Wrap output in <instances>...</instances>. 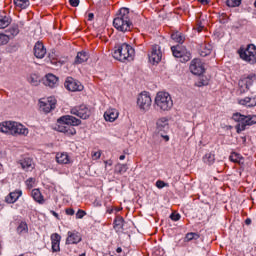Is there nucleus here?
Masks as SVG:
<instances>
[{
	"instance_id": "27",
	"label": "nucleus",
	"mask_w": 256,
	"mask_h": 256,
	"mask_svg": "<svg viewBox=\"0 0 256 256\" xmlns=\"http://www.w3.org/2000/svg\"><path fill=\"white\" fill-rule=\"evenodd\" d=\"M56 161L60 165H67L69 163V155L67 153H58L56 155Z\"/></svg>"
},
{
	"instance_id": "8",
	"label": "nucleus",
	"mask_w": 256,
	"mask_h": 256,
	"mask_svg": "<svg viewBox=\"0 0 256 256\" xmlns=\"http://www.w3.org/2000/svg\"><path fill=\"white\" fill-rule=\"evenodd\" d=\"M55 105H57V99L53 96L39 100V107L43 113H51L55 109Z\"/></svg>"
},
{
	"instance_id": "43",
	"label": "nucleus",
	"mask_w": 256,
	"mask_h": 256,
	"mask_svg": "<svg viewBox=\"0 0 256 256\" xmlns=\"http://www.w3.org/2000/svg\"><path fill=\"white\" fill-rule=\"evenodd\" d=\"M85 215H87V212L84 210H78L76 213V219H83Z\"/></svg>"
},
{
	"instance_id": "45",
	"label": "nucleus",
	"mask_w": 256,
	"mask_h": 256,
	"mask_svg": "<svg viewBox=\"0 0 256 256\" xmlns=\"http://www.w3.org/2000/svg\"><path fill=\"white\" fill-rule=\"evenodd\" d=\"M156 187H157L158 189H163V187H167V183H164L163 181L158 180V181L156 182Z\"/></svg>"
},
{
	"instance_id": "11",
	"label": "nucleus",
	"mask_w": 256,
	"mask_h": 256,
	"mask_svg": "<svg viewBox=\"0 0 256 256\" xmlns=\"http://www.w3.org/2000/svg\"><path fill=\"white\" fill-rule=\"evenodd\" d=\"M156 129L158 132V135L165 139V141H169V135H165L163 133H167L169 131V120L167 118H160L156 122Z\"/></svg>"
},
{
	"instance_id": "25",
	"label": "nucleus",
	"mask_w": 256,
	"mask_h": 256,
	"mask_svg": "<svg viewBox=\"0 0 256 256\" xmlns=\"http://www.w3.org/2000/svg\"><path fill=\"white\" fill-rule=\"evenodd\" d=\"M239 105H244L245 107H256V98L255 97H246L244 99L238 100Z\"/></svg>"
},
{
	"instance_id": "20",
	"label": "nucleus",
	"mask_w": 256,
	"mask_h": 256,
	"mask_svg": "<svg viewBox=\"0 0 256 256\" xmlns=\"http://www.w3.org/2000/svg\"><path fill=\"white\" fill-rule=\"evenodd\" d=\"M52 251L53 253H58L61 251V235L54 233L51 235Z\"/></svg>"
},
{
	"instance_id": "14",
	"label": "nucleus",
	"mask_w": 256,
	"mask_h": 256,
	"mask_svg": "<svg viewBox=\"0 0 256 256\" xmlns=\"http://www.w3.org/2000/svg\"><path fill=\"white\" fill-rule=\"evenodd\" d=\"M162 57L163 54H161V46L153 45L151 53L148 55L150 63H152V65H155L156 63H159L161 61Z\"/></svg>"
},
{
	"instance_id": "55",
	"label": "nucleus",
	"mask_w": 256,
	"mask_h": 256,
	"mask_svg": "<svg viewBox=\"0 0 256 256\" xmlns=\"http://www.w3.org/2000/svg\"><path fill=\"white\" fill-rule=\"evenodd\" d=\"M119 159H120V161L125 160V155H121V156L119 157Z\"/></svg>"
},
{
	"instance_id": "51",
	"label": "nucleus",
	"mask_w": 256,
	"mask_h": 256,
	"mask_svg": "<svg viewBox=\"0 0 256 256\" xmlns=\"http://www.w3.org/2000/svg\"><path fill=\"white\" fill-rule=\"evenodd\" d=\"M50 213H51L54 217H56V219H59V214H57V212L51 210Z\"/></svg>"
},
{
	"instance_id": "41",
	"label": "nucleus",
	"mask_w": 256,
	"mask_h": 256,
	"mask_svg": "<svg viewBox=\"0 0 256 256\" xmlns=\"http://www.w3.org/2000/svg\"><path fill=\"white\" fill-rule=\"evenodd\" d=\"M9 43V37L0 33V45H7Z\"/></svg>"
},
{
	"instance_id": "52",
	"label": "nucleus",
	"mask_w": 256,
	"mask_h": 256,
	"mask_svg": "<svg viewBox=\"0 0 256 256\" xmlns=\"http://www.w3.org/2000/svg\"><path fill=\"white\" fill-rule=\"evenodd\" d=\"M93 156L96 157V159H99L101 157V153L95 152Z\"/></svg>"
},
{
	"instance_id": "18",
	"label": "nucleus",
	"mask_w": 256,
	"mask_h": 256,
	"mask_svg": "<svg viewBox=\"0 0 256 256\" xmlns=\"http://www.w3.org/2000/svg\"><path fill=\"white\" fill-rule=\"evenodd\" d=\"M34 55L37 59H43L47 55V49L41 42H37L34 46Z\"/></svg>"
},
{
	"instance_id": "5",
	"label": "nucleus",
	"mask_w": 256,
	"mask_h": 256,
	"mask_svg": "<svg viewBox=\"0 0 256 256\" xmlns=\"http://www.w3.org/2000/svg\"><path fill=\"white\" fill-rule=\"evenodd\" d=\"M154 103L158 111H171L173 108V99L169 92H158Z\"/></svg>"
},
{
	"instance_id": "12",
	"label": "nucleus",
	"mask_w": 256,
	"mask_h": 256,
	"mask_svg": "<svg viewBox=\"0 0 256 256\" xmlns=\"http://www.w3.org/2000/svg\"><path fill=\"white\" fill-rule=\"evenodd\" d=\"M70 113L80 119H89L91 117V110L86 105L76 106L70 110Z\"/></svg>"
},
{
	"instance_id": "59",
	"label": "nucleus",
	"mask_w": 256,
	"mask_h": 256,
	"mask_svg": "<svg viewBox=\"0 0 256 256\" xmlns=\"http://www.w3.org/2000/svg\"><path fill=\"white\" fill-rule=\"evenodd\" d=\"M198 31H201V28H198Z\"/></svg>"
},
{
	"instance_id": "6",
	"label": "nucleus",
	"mask_w": 256,
	"mask_h": 256,
	"mask_svg": "<svg viewBox=\"0 0 256 256\" xmlns=\"http://www.w3.org/2000/svg\"><path fill=\"white\" fill-rule=\"evenodd\" d=\"M240 57L243 61L250 63V65H255L256 63V46L254 44H249L245 50L239 51Z\"/></svg>"
},
{
	"instance_id": "4",
	"label": "nucleus",
	"mask_w": 256,
	"mask_h": 256,
	"mask_svg": "<svg viewBox=\"0 0 256 256\" xmlns=\"http://www.w3.org/2000/svg\"><path fill=\"white\" fill-rule=\"evenodd\" d=\"M113 57L122 63L125 61H133V57H135V49L131 47V45L123 43L116 47L113 52Z\"/></svg>"
},
{
	"instance_id": "46",
	"label": "nucleus",
	"mask_w": 256,
	"mask_h": 256,
	"mask_svg": "<svg viewBox=\"0 0 256 256\" xmlns=\"http://www.w3.org/2000/svg\"><path fill=\"white\" fill-rule=\"evenodd\" d=\"M72 7H79V0H69Z\"/></svg>"
},
{
	"instance_id": "24",
	"label": "nucleus",
	"mask_w": 256,
	"mask_h": 256,
	"mask_svg": "<svg viewBox=\"0 0 256 256\" xmlns=\"http://www.w3.org/2000/svg\"><path fill=\"white\" fill-rule=\"evenodd\" d=\"M20 165L24 171H32L35 169V163H33V159L31 158H25L21 160Z\"/></svg>"
},
{
	"instance_id": "35",
	"label": "nucleus",
	"mask_w": 256,
	"mask_h": 256,
	"mask_svg": "<svg viewBox=\"0 0 256 256\" xmlns=\"http://www.w3.org/2000/svg\"><path fill=\"white\" fill-rule=\"evenodd\" d=\"M29 231V228L27 226L26 222H21L18 227H17V233H19V235L27 233Z\"/></svg>"
},
{
	"instance_id": "58",
	"label": "nucleus",
	"mask_w": 256,
	"mask_h": 256,
	"mask_svg": "<svg viewBox=\"0 0 256 256\" xmlns=\"http://www.w3.org/2000/svg\"><path fill=\"white\" fill-rule=\"evenodd\" d=\"M79 256H85V253L80 254Z\"/></svg>"
},
{
	"instance_id": "21",
	"label": "nucleus",
	"mask_w": 256,
	"mask_h": 256,
	"mask_svg": "<svg viewBox=\"0 0 256 256\" xmlns=\"http://www.w3.org/2000/svg\"><path fill=\"white\" fill-rule=\"evenodd\" d=\"M8 37V42L13 39V37H17L19 35V24H13L8 30L5 31V34L1 33Z\"/></svg>"
},
{
	"instance_id": "15",
	"label": "nucleus",
	"mask_w": 256,
	"mask_h": 256,
	"mask_svg": "<svg viewBox=\"0 0 256 256\" xmlns=\"http://www.w3.org/2000/svg\"><path fill=\"white\" fill-rule=\"evenodd\" d=\"M256 124V115H245L244 122L239 123L236 126L237 133H241V131H245L247 129V126L251 127V125Z\"/></svg>"
},
{
	"instance_id": "34",
	"label": "nucleus",
	"mask_w": 256,
	"mask_h": 256,
	"mask_svg": "<svg viewBox=\"0 0 256 256\" xmlns=\"http://www.w3.org/2000/svg\"><path fill=\"white\" fill-rule=\"evenodd\" d=\"M129 168L126 166V164H117L115 166V173H119L120 175H123V173H127V170Z\"/></svg>"
},
{
	"instance_id": "26",
	"label": "nucleus",
	"mask_w": 256,
	"mask_h": 256,
	"mask_svg": "<svg viewBox=\"0 0 256 256\" xmlns=\"http://www.w3.org/2000/svg\"><path fill=\"white\" fill-rule=\"evenodd\" d=\"M31 195L36 203H39L40 205H43L45 203V199H43V194H41V191L39 189L32 190Z\"/></svg>"
},
{
	"instance_id": "57",
	"label": "nucleus",
	"mask_w": 256,
	"mask_h": 256,
	"mask_svg": "<svg viewBox=\"0 0 256 256\" xmlns=\"http://www.w3.org/2000/svg\"><path fill=\"white\" fill-rule=\"evenodd\" d=\"M19 25H21V27H23L24 23L23 22H19Z\"/></svg>"
},
{
	"instance_id": "39",
	"label": "nucleus",
	"mask_w": 256,
	"mask_h": 256,
	"mask_svg": "<svg viewBox=\"0 0 256 256\" xmlns=\"http://www.w3.org/2000/svg\"><path fill=\"white\" fill-rule=\"evenodd\" d=\"M226 5L227 7H239V5H241V0H227Z\"/></svg>"
},
{
	"instance_id": "56",
	"label": "nucleus",
	"mask_w": 256,
	"mask_h": 256,
	"mask_svg": "<svg viewBox=\"0 0 256 256\" xmlns=\"http://www.w3.org/2000/svg\"><path fill=\"white\" fill-rule=\"evenodd\" d=\"M0 173H3V165L0 163Z\"/></svg>"
},
{
	"instance_id": "48",
	"label": "nucleus",
	"mask_w": 256,
	"mask_h": 256,
	"mask_svg": "<svg viewBox=\"0 0 256 256\" xmlns=\"http://www.w3.org/2000/svg\"><path fill=\"white\" fill-rule=\"evenodd\" d=\"M211 54V50L207 49L205 52H201V56L202 57H207V55H210Z\"/></svg>"
},
{
	"instance_id": "44",
	"label": "nucleus",
	"mask_w": 256,
	"mask_h": 256,
	"mask_svg": "<svg viewBox=\"0 0 256 256\" xmlns=\"http://www.w3.org/2000/svg\"><path fill=\"white\" fill-rule=\"evenodd\" d=\"M170 219L172 221H179V219H181V214H179V213H172L170 215Z\"/></svg>"
},
{
	"instance_id": "38",
	"label": "nucleus",
	"mask_w": 256,
	"mask_h": 256,
	"mask_svg": "<svg viewBox=\"0 0 256 256\" xmlns=\"http://www.w3.org/2000/svg\"><path fill=\"white\" fill-rule=\"evenodd\" d=\"M19 199V196L15 192H12L9 194V196L6 197V202L7 203H15Z\"/></svg>"
},
{
	"instance_id": "22",
	"label": "nucleus",
	"mask_w": 256,
	"mask_h": 256,
	"mask_svg": "<svg viewBox=\"0 0 256 256\" xmlns=\"http://www.w3.org/2000/svg\"><path fill=\"white\" fill-rule=\"evenodd\" d=\"M119 117V111L115 108H110L104 113V119L105 121H109L110 123H113L117 118Z\"/></svg>"
},
{
	"instance_id": "49",
	"label": "nucleus",
	"mask_w": 256,
	"mask_h": 256,
	"mask_svg": "<svg viewBox=\"0 0 256 256\" xmlns=\"http://www.w3.org/2000/svg\"><path fill=\"white\" fill-rule=\"evenodd\" d=\"M15 194L17 195V197L19 199V197H21V195H23V191L17 190V191H15Z\"/></svg>"
},
{
	"instance_id": "47",
	"label": "nucleus",
	"mask_w": 256,
	"mask_h": 256,
	"mask_svg": "<svg viewBox=\"0 0 256 256\" xmlns=\"http://www.w3.org/2000/svg\"><path fill=\"white\" fill-rule=\"evenodd\" d=\"M66 215H75V210H73V208H67Z\"/></svg>"
},
{
	"instance_id": "7",
	"label": "nucleus",
	"mask_w": 256,
	"mask_h": 256,
	"mask_svg": "<svg viewBox=\"0 0 256 256\" xmlns=\"http://www.w3.org/2000/svg\"><path fill=\"white\" fill-rule=\"evenodd\" d=\"M174 57L180 59L181 63H187L191 61V52L187 51V48H183L181 45L171 47Z\"/></svg>"
},
{
	"instance_id": "37",
	"label": "nucleus",
	"mask_w": 256,
	"mask_h": 256,
	"mask_svg": "<svg viewBox=\"0 0 256 256\" xmlns=\"http://www.w3.org/2000/svg\"><path fill=\"white\" fill-rule=\"evenodd\" d=\"M232 119L234 121H236V123H244L245 121V115L237 112V113H234L233 116H232Z\"/></svg>"
},
{
	"instance_id": "17",
	"label": "nucleus",
	"mask_w": 256,
	"mask_h": 256,
	"mask_svg": "<svg viewBox=\"0 0 256 256\" xmlns=\"http://www.w3.org/2000/svg\"><path fill=\"white\" fill-rule=\"evenodd\" d=\"M81 243V234L79 232H68V237L66 239V245H77Z\"/></svg>"
},
{
	"instance_id": "53",
	"label": "nucleus",
	"mask_w": 256,
	"mask_h": 256,
	"mask_svg": "<svg viewBox=\"0 0 256 256\" xmlns=\"http://www.w3.org/2000/svg\"><path fill=\"white\" fill-rule=\"evenodd\" d=\"M245 224H246V225H251V218H247V219L245 220Z\"/></svg>"
},
{
	"instance_id": "31",
	"label": "nucleus",
	"mask_w": 256,
	"mask_h": 256,
	"mask_svg": "<svg viewBox=\"0 0 256 256\" xmlns=\"http://www.w3.org/2000/svg\"><path fill=\"white\" fill-rule=\"evenodd\" d=\"M229 159H230V161H232V163H239V165H242V163H243V158L241 157V154H239V153L233 152L230 155Z\"/></svg>"
},
{
	"instance_id": "23",
	"label": "nucleus",
	"mask_w": 256,
	"mask_h": 256,
	"mask_svg": "<svg viewBox=\"0 0 256 256\" xmlns=\"http://www.w3.org/2000/svg\"><path fill=\"white\" fill-rule=\"evenodd\" d=\"M87 61H89V53L85 51H81L77 53L75 57L74 65H81V63H85Z\"/></svg>"
},
{
	"instance_id": "36",
	"label": "nucleus",
	"mask_w": 256,
	"mask_h": 256,
	"mask_svg": "<svg viewBox=\"0 0 256 256\" xmlns=\"http://www.w3.org/2000/svg\"><path fill=\"white\" fill-rule=\"evenodd\" d=\"M14 4L20 9H27V6L29 5V0H14Z\"/></svg>"
},
{
	"instance_id": "28",
	"label": "nucleus",
	"mask_w": 256,
	"mask_h": 256,
	"mask_svg": "<svg viewBox=\"0 0 256 256\" xmlns=\"http://www.w3.org/2000/svg\"><path fill=\"white\" fill-rule=\"evenodd\" d=\"M171 39L175 41V43L182 45V43L185 42V35L181 32H174L171 34Z\"/></svg>"
},
{
	"instance_id": "30",
	"label": "nucleus",
	"mask_w": 256,
	"mask_h": 256,
	"mask_svg": "<svg viewBox=\"0 0 256 256\" xmlns=\"http://www.w3.org/2000/svg\"><path fill=\"white\" fill-rule=\"evenodd\" d=\"M204 163L207 165H213L215 163V154L213 152H208L203 157Z\"/></svg>"
},
{
	"instance_id": "9",
	"label": "nucleus",
	"mask_w": 256,
	"mask_h": 256,
	"mask_svg": "<svg viewBox=\"0 0 256 256\" xmlns=\"http://www.w3.org/2000/svg\"><path fill=\"white\" fill-rule=\"evenodd\" d=\"M255 81V74H249L248 76L241 78L238 82L240 93H247V91H249V88L253 86V83H255Z\"/></svg>"
},
{
	"instance_id": "1",
	"label": "nucleus",
	"mask_w": 256,
	"mask_h": 256,
	"mask_svg": "<svg viewBox=\"0 0 256 256\" xmlns=\"http://www.w3.org/2000/svg\"><path fill=\"white\" fill-rule=\"evenodd\" d=\"M57 123V131H59L60 133H65V135L71 136L76 135L77 130H75V127H79V125L81 124V120L72 115H64L58 118Z\"/></svg>"
},
{
	"instance_id": "19",
	"label": "nucleus",
	"mask_w": 256,
	"mask_h": 256,
	"mask_svg": "<svg viewBox=\"0 0 256 256\" xmlns=\"http://www.w3.org/2000/svg\"><path fill=\"white\" fill-rule=\"evenodd\" d=\"M57 83H59V78L53 74H47L44 80V85L49 87V89H56Z\"/></svg>"
},
{
	"instance_id": "50",
	"label": "nucleus",
	"mask_w": 256,
	"mask_h": 256,
	"mask_svg": "<svg viewBox=\"0 0 256 256\" xmlns=\"http://www.w3.org/2000/svg\"><path fill=\"white\" fill-rule=\"evenodd\" d=\"M94 17H95V14L89 13L88 14V21H91L92 19H94Z\"/></svg>"
},
{
	"instance_id": "3",
	"label": "nucleus",
	"mask_w": 256,
	"mask_h": 256,
	"mask_svg": "<svg viewBox=\"0 0 256 256\" xmlns=\"http://www.w3.org/2000/svg\"><path fill=\"white\" fill-rule=\"evenodd\" d=\"M0 132L7 135H29V129L18 122H4L0 124Z\"/></svg>"
},
{
	"instance_id": "32",
	"label": "nucleus",
	"mask_w": 256,
	"mask_h": 256,
	"mask_svg": "<svg viewBox=\"0 0 256 256\" xmlns=\"http://www.w3.org/2000/svg\"><path fill=\"white\" fill-rule=\"evenodd\" d=\"M28 81L31 85H33L34 87H37V85H39L41 79L39 78V76L37 74H31L28 78Z\"/></svg>"
},
{
	"instance_id": "10",
	"label": "nucleus",
	"mask_w": 256,
	"mask_h": 256,
	"mask_svg": "<svg viewBox=\"0 0 256 256\" xmlns=\"http://www.w3.org/2000/svg\"><path fill=\"white\" fill-rule=\"evenodd\" d=\"M151 103H153V101L151 100V96L148 92H142L138 96L137 105L141 111H149V109H151Z\"/></svg>"
},
{
	"instance_id": "29",
	"label": "nucleus",
	"mask_w": 256,
	"mask_h": 256,
	"mask_svg": "<svg viewBox=\"0 0 256 256\" xmlns=\"http://www.w3.org/2000/svg\"><path fill=\"white\" fill-rule=\"evenodd\" d=\"M11 25V17L0 14V29H5Z\"/></svg>"
},
{
	"instance_id": "54",
	"label": "nucleus",
	"mask_w": 256,
	"mask_h": 256,
	"mask_svg": "<svg viewBox=\"0 0 256 256\" xmlns=\"http://www.w3.org/2000/svg\"><path fill=\"white\" fill-rule=\"evenodd\" d=\"M122 251H123V249H122L121 247H118V248L116 249V253H122Z\"/></svg>"
},
{
	"instance_id": "60",
	"label": "nucleus",
	"mask_w": 256,
	"mask_h": 256,
	"mask_svg": "<svg viewBox=\"0 0 256 256\" xmlns=\"http://www.w3.org/2000/svg\"><path fill=\"white\" fill-rule=\"evenodd\" d=\"M108 165H111V163H108Z\"/></svg>"
},
{
	"instance_id": "40",
	"label": "nucleus",
	"mask_w": 256,
	"mask_h": 256,
	"mask_svg": "<svg viewBox=\"0 0 256 256\" xmlns=\"http://www.w3.org/2000/svg\"><path fill=\"white\" fill-rule=\"evenodd\" d=\"M193 239H195V240L199 239V234H197L195 232H190V233L186 234V237H185L186 241H193Z\"/></svg>"
},
{
	"instance_id": "42",
	"label": "nucleus",
	"mask_w": 256,
	"mask_h": 256,
	"mask_svg": "<svg viewBox=\"0 0 256 256\" xmlns=\"http://www.w3.org/2000/svg\"><path fill=\"white\" fill-rule=\"evenodd\" d=\"M26 185L28 189H33V185H35V178H28L26 180Z\"/></svg>"
},
{
	"instance_id": "33",
	"label": "nucleus",
	"mask_w": 256,
	"mask_h": 256,
	"mask_svg": "<svg viewBox=\"0 0 256 256\" xmlns=\"http://www.w3.org/2000/svg\"><path fill=\"white\" fill-rule=\"evenodd\" d=\"M123 223H125V220L123 219V217L118 216L116 217V219L114 220V229H123Z\"/></svg>"
},
{
	"instance_id": "13",
	"label": "nucleus",
	"mask_w": 256,
	"mask_h": 256,
	"mask_svg": "<svg viewBox=\"0 0 256 256\" xmlns=\"http://www.w3.org/2000/svg\"><path fill=\"white\" fill-rule=\"evenodd\" d=\"M64 87L68 91H72V92L83 91V89H84L83 84H81V82H79V80H75L73 77L66 78Z\"/></svg>"
},
{
	"instance_id": "2",
	"label": "nucleus",
	"mask_w": 256,
	"mask_h": 256,
	"mask_svg": "<svg viewBox=\"0 0 256 256\" xmlns=\"http://www.w3.org/2000/svg\"><path fill=\"white\" fill-rule=\"evenodd\" d=\"M113 25L121 33H127L133 29V23L129 19V8L120 9L119 14L113 20Z\"/></svg>"
},
{
	"instance_id": "16",
	"label": "nucleus",
	"mask_w": 256,
	"mask_h": 256,
	"mask_svg": "<svg viewBox=\"0 0 256 256\" xmlns=\"http://www.w3.org/2000/svg\"><path fill=\"white\" fill-rule=\"evenodd\" d=\"M190 71L193 75H203L205 73V66L200 59H193L190 63Z\"/></svg>"
}]
</instances>
